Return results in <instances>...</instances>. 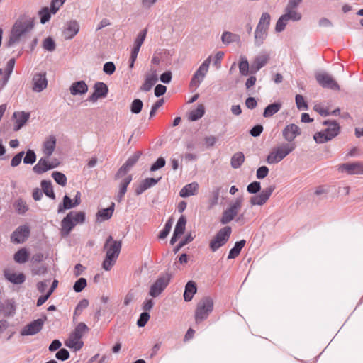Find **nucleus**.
I'll return each mask as SVG.
<instances>
[{
  "instance_id": "1",
  "label": "nucleus",
  "mask_w": 363,
  "mask_h": 363,
  "mask_svg": "<svg viewBox=\"0 0 363 363\" xmlns=\"http://www.w3.org/2000/svg\"><path fill=\"white\" fill-rule=\"evenodd\" d=\"M34 27V19L28 16H20L13 24L7 46L11 47L18 43Z\"/></svg>"
},
{
  "instance_id": "2",
  "label": "nucleus",
  "mask_w": 363,
  "mask_h": 363,
  "mask_svg": "<svg viewBox=\"0 0 363 363\" xmlns=\"http://www.w3.org/2000/svg\"><path fill=\"white\" fill-rule=\"evenodd\" d=\"M122 247V242L113 240V237L109 235L104 244V248L106 250V257L103 262L102 267L106 271L111 269L119 256Z\"/></svg>"
},
{
  "instance_id": "3",
  "label": "nucleus",
  "mask_w": 363,
  "mask_h": 363,
  "mask_svg": "<svg viewBox=\"0 0 363 363\" xmlns=\"http://www.w3.org/2000/svg\"><path fill=\"white\" fill-rule=\"evenodd\" d=\"M323 125H327L325 130L317 132L313 135V139L317 143H325L330 141L340 133V127L336 121L326 120Z\"/></svg>"
},
{
  "instance_id": "4",
  "label": "nucleus",
  "mask_w": 363,
  "mask_h": 363,
  "mask_svg": "<svg viewBox=\"0 0 363 363\" xmlns=\"http://www.w3.org/2000/svg\"><path fill=\"white\" fill-rule=\"evenodd\" d=\"M88 331L89 328L87 325L84 323H79L75 327L74 331L70 333L69 338L65 341V345L69 348L74 349V351L80 350L84 346V342L81 339Z\"/></svg>"
},
{
  "instance_id": "5",
  "label": "nucleus",
  "mask_w": 363,
  "mask_h": 363,
  "mask_svg": "<svg viewBox=\"0 0 363 363\" xmlns=\"http://www.w3.org/2000/svg\"><path fill=\"white\" fill-rule=\"evenodd\" d=\"M295 147L294 143H281L272 149L266 161L269 164H277L290 154Z\"/></svg>"
},
{
  "instance_id": "6",
  "label": "nucleus",
  "mask_w": 363,
  "mask_h": 363,
  "mask_svg": "<svg viewBox=\"0 0 363 363\" xmlns=\"http://www.w3.org/2000/svg\"><path fill=\"white\" fill-rule=\"evenodd\" d=\"M213 308V301L209 296L203 297L197 303L195 311V321L196 323L206 319Z\"/></svg>"
},
{
  "instance_id": "7",
  "label": "nucleus",
  "mask_w": 363,
  "mask_h": 363,
  "mask_svg": "<svg viewBox=\"0 0 363 363\" xmlns=\"http://www.w3.org/2000/svg\"><path fill=\"white\" fill-rule=\"evenodd\" d=\"M270 24V15L263 13L255 31V44L260 46L267 36V30Z\"/></svg>"
},
{
  "instance_id": "8",
  "label": "nucleus",
  "mask_w": 363,
  "mask_h": 363,
  "mask_svg": "<svg viewBox=\"0 0 363 363\" xmlns=\"http://www.w3.org/2000/svg\"><path fill=\"white\" fill-rule=\"evenodd\" d=\"M232 233L230 226H225L220 229L214 238L210 241L209 247L212 252H216L220 247L225 245L229 240Z\"/></svg>"
},
{
  "instance_id": "9",
  "label": "nucleus",
  "mask_w": 363,
  "mask_h": 363,
  "mask_svg": "<svg viewBox=\"0 0 363 363\" xmlns=\"http://www.w3.org/2000/svg\"><path fill=\"white\" fill-rule=\"evenodd\" d=\"M243 198L242 196L237 198L234 201L229 204V206L223 211L220 218L222 225H226L231 222L238 215L242 207Z\"/></svg>"
},
{
  "instance_id": "10",
  "label": "nucleus",
  "mask_w": 363,
  "mask_h": 363,
  "mask_svg": "<svg viewBox=\"0 0 363 363\" xmlns=\"http://www.w3.org/2000/svg\"><path fill=\"white\" fill-rule=\"evenodd\" d=\"M171 279V274L166 273L159 277L150 286L149 295L153 298L159 296L168 286Z\"/></svg>"
},
{
  "instance_id": "11",
  "label": "nucleus",
  "mask_w": 363,
  "mask_h": 363,
  "mask_svg": "<svg viewBox=\"0 0 363 363\" xmlns=\"http://www.w3.org/2000/svg\"><path fill=\"white\" fill-rule=\"evenodd\" d=\"M211 57L209 56L204 62L200 65L199 69L194 74L190 84L196 87L199 86V84L203 82L206 74L208 71V67L211 63Z\"/></svg>"
},
{
  "instance_id": "12",
  "label": "nucleus",
  "mask_w": 363,
  "mask_h": 363,
  "mask_svg": "<svg viewBox=\"0 0 363 363\" xmlns=\"http://www.w3.org/2000/svg\"><path fill=\"white\" fill-rule=\"evenodd\" d=\"M315 79L323 87L332 90H340V86L331 75L326 72L318 73L315 74Z\"/></svg>"
},
{
  "instance_id": "13",
  "label": "nucleus",
  "mask_w": 363,
  "mask_h": 363,
  "mask_svg": "<svg viewBox=\"0 0 363 363\" xmlns=\"http://www.w3.org/2000/svg\"><path fill=\"white\" fill-rule=\"evenodd\" d=\"M141 155V152L137 151L134 153L133 155L130 157L126 160V162L118 169V172L115 175V179H118L120 177H122L124 175H125L130 170V169L137 163Z\"/></svg>"
},
{
  "instance_id": "14",
  "label": "nucleus",
  "mask_w": 363,
  "mask_h": 363,
  "mask_svg": "<svg viewBox=\"0 0 363 363\" xmlns=\"http://www.w3.org/2000/svg\"><path fill=\"white\" fill-rule=\"evenodd\" d=\"M30 233L28 225H20L11 235V241L16 244L23 243L28 238Z\"/></svg>"
},
{
  "instance_id": "15",
  "label": "nucleus",
  "mask_w": 363,
  "mask_h": 363,
  "mask_svg": "<svg viewBox=\"0 0 363 363\" xmlns=\"http://www.w3.org/2000/svg\"><path fill=\"white\" fill-rule=\"evenodd\" d=\"M274 185L269 186L262 191L258 195H255L250 198V203L252 206H262L268 201L272 192L275 189Z\"/></svg>"
},
{
  "instance_id": "16",
  "label": "nucleus",
  "mask_w": 363,
  "mask_h": 363,
  "mask_svg": "<svg viewBox=\"0 0 363 363\" xmlns=\"http://www.w3.org/2000/svg\"><path fill=\"white\" fill-rule=\"evenodd\" d=\"M94 92L88 98V101L96 102L98 99L105 98L108 92V86L101 82H97L94 85Z\"/></svg>"
},
{
  "instance_id": "17",
  "label": "nucleus",
  "mask_w": 363,
  "mask_h": 363,
  "mask_svg": "<svg viewBox=\"0 0 363 363\" xmlns=\"http://www.w3.org/2000/svg\"><path fill=\"white\" fill-rule=\"evenodd\" d=\"M44 320L37 319L26 325L21 332V335H33L39 333L43 326Z\"/></svg>"
},
{
  "instance_id": "18",
  "label": "nucleus",
  "mask_w": 363,
  "mask_h": 363,
  "mask_svg": "<svg viewBox=\"0 0 363 363\" xmlns=\"http://www.w3.org/2000/svg\"><path fill=\"white\" fill-rule=\"evenodd\" d=\"M284 138L289 143H291L294 140L301 135L300 128L294 123L287 125L282 131Z\"/></svg>"
},
{
  "instance_id": "19",
  "label": "nucleus",
  "mask_w": 363,
  "mask_h": 363,
  "mask_svg": "<svg viewBox=\"0 0 363 363\" xmlns=\"http://www.w3.org/2000/svg\"><path fill=\"white\" fill-rule=\"evenodd\" d=\"M79 24L76 20L67 22L66 27L62 31L63 38L65 40L72 39L79 33Z\"/></svg>"
},
{
  "instance_id": "20",
  "label": "nucleus",
  "mask_w": 363,
  "mask_h": 363,
  "mask_svg": "<svg viewBox=\"0 0 363 363\" xmlns=\"http://www.w3.org/2000/svg\"><path fill=\"white\" fill-rule=\"evenodd\" d=\"M339 170L349 174H363V164L361 162L345 163L340 166Z\"/></svg>"
},
{
  "instance_id": "21",
  "label": "nucleus",
  "mask_w": 363,
  "mask_h": 363,
  "mask_svg": "<svg viewBox=\"0 0 363 363\" xmlns=\"http://www.w3.org/2000/svg\"><path fill=\"white\" fill-rule=\"evenodd\" d=\"M33 89L34 91L40 92L48 86L45 72L37 73L33 77Z\"/></svg>"
},
{
  "instance_id": "22",
  "label": "nucleus",
  "mask_w": 363,
  "mask_h": 363,
  "mask_svg": "<svg viewBox=\"0 0 363 363\" xmlns=\"http://www.w3.org/2000/svg\"><path fill=\"white\" fill-rule=\"evenodd\" d=\"M72 213H69L61 221L60 233L62 237L68 236L76 225V223L72 220Z\"/></svg>"
},
{
  "instance_id": "23",
  "label": "nucleus",
  "mask_w": 363,
  "mask_h": 363,
  "mask_svg": "<svg viewBox=\"0 0 363 363\" xmlns=\"http://www.w3.org/2000/svg\"><path fill=\"white\" fill-rule=\"evenodd\" d=\"M269 56L267 55H259L255 57L250 66V73L255 74L262 67L265 66L269 60Z\"/></svg>"
},
{
  "instance_id": "24",
  "label": "nucleus",
  "mask_w": 363,
  "mask_h": 363,
  "mask_svg": "<svg viewBox=\"0 0 363 363\" xmlns=\"http://www.w3.org/2000/svg\"><path fill=\"white\" fill-rule=\"evenodd\" d=\"M114 209L115 203L112 202L108 208L99 210L96 213V221L101 223L109 220L113 216Z\"/></svg>"
},
{
  "instance_id": "25",
  "label": "nucleus",
  "mask_w": 363,
  "mask_h": 363,
  "mask_svg": "<svg viewBox=\"0 0 363 363\" xmlns=\"http://www.w3.org/2000/svg\"><path fill=\"white\" fill-rule=\"evenodd\" d=\"M132 179H133V177L131 174H129L128 176H126L120 183L119 184V190H118V192L117 194V195L116 196V200L118 201V202H121L126 191H127V188H128V186L130 184V182H132Z\"/></svg>"
},
{
  "instance_id": "26",
  "label": "nucleus",
  "mask_w": 363,
  "mask_h": 363,
  "mask_svg": "<svg viewBox=\"0 0 363 363\" xmlns=\"http://www.w3.org/2000/svg\"><path fill=\"white\" fill-rule=\"evenodd\" d=\"M13 118L16 119V124L13 130L15 131L19 130L28 121L30 118V113L24 111L15 112L13 113Z\"/></svg>"
},
{
  "instance_id": "27",
  "label": "nucleus",
  "mask_w": 363,
  "mask_h": 363,
  "mask_svg": "<svg viewBox=\"0 0 363 363\" xmlns=\"http://www.w3.org/2000/svg\"><path fill=\"white\" fill-rule=\"evenodd\" d=\"M54 165L48 164V157H42L39 160L38 162L33 167V170L38 174H41L49 169H54Z\"/></svg>"
},
{
  "instance_id": "28",
  "label": "nucleus",
  "mask_w": 363,
  "mask_h": 363,
  "mask_svg": "<svg viewBox=\"0 0 363 363\" xmlns=\"http://www.w3.org/2000/svg\"><path fill=\"white\" fill-rule=\"evenodd\" d=\"M157 79L156 71L153 70L151 74L145 76V82L140 86V89L143 91H149L156 84Z\"/></svg>"
},
{
  "instance_id": "29",
  "label": "nucleus",
  "mask_w": 363,
  "mask_h": 363,
  "mask_svg": "<svg viewBox=\"0 0 363 363\" xmlns=\"http://www.w3.org/2000/svg\"><path fill=\"white\" fill-rule=\"evenodd\" d=\"M5 278L10 282L15 284H23L26 280V276L23 273L16 274L11 272L9 269L4 271Z\"/></svg>"
},
{
  "instance_id": "30",
  "label": "nucleus",
  "mask_w": 363,
  "mask_h": 363,
  "mask_svg": "<svg viewBox=\"0 0 363 363\" xmlns=\"http://www.w3.org/2000/svg\"><path fill=\"white\" fill-rule=\"evenodd\" d=\"M56 146V138L54 135H50L43 143V153L49 157L53 153Z\"/></svg>"
},
{
  "instance_id": "31",
  "label": "nucleus",
  "mask_w": 363,
  "mask_h": 363,
  "mask_svg": "<svg viewBox=\"0 0 363 363\" xmlns=\"http://www.w3.org/2000/svg\"><path fill=\"white\" fill-rule=\"evenodd\" d=\"M14 65H15V59L14 58L10 59L8 61L5 71L3 73L4 77L0 80V84L2 87L5 86L7 84V83L9 80V78L11 77V74L13 70Z\"/></svg>"
},
{
  "instance_id": "32",
  "label": "nucleus",
  "mask_w": 363,
  "mask_h": 363,
  "mask_svg": "<svg viewBox=\"0 0 363 363\" xmlns=\"http://www.w3.org/2000/svg\"><path fill=\"white\" fill-rule=\"evenodd\" d=\"M223 191L222 186H216L212 189L208 199L209 208H212L218 204L220 195Z\"/></svg>"
},
{
  "instance_id": "33",
  "label": "nucleus",
  "mask_w": 363,
  "mask_h": 363,
  "mask_svg": "<svg viewBox=\"0 0 363 363\" xmlns=\"http://www.w3.org/2000/svg\"><path fill=\"white\" fill-rule=\"evenodd\" d=\"M69 90L72 95H81L87 92L88 86L84 81H79L73 83L71 85Z\"/></svg>"
},
{
  "instance_id": "34",
  "label": "nucleus",
  "mask_w": 363,
  "mask_h": 363,
  "mask_svg": "<svg viewBox=\"0 0 363 363\" xmlns=\"http://www.w3.org/2000/svg\"><path fill=\"white\" fill-rule=\"evenodd\" d=\"M221 41L225 45L232 43H240V36L230 31H224L221 35Z\"/></svg>"
},
{
  "instance_id": "35",
  "label": "nucleus",
  "mask_w": 363,
  "mask_h": 363,
  "mask_svg": "<svg viewBox=\"0 0 363 363\" xmlns=\"http://www.w3.org/2000/svg\"><path fill=\"white\" fill-rule=\"evenodd\" d=\"M197 288L195 282L189 281L187 282L185 286V291L184 293V298L186 301H190L194 295L196 293Z\"/></svg>"
},
{
  "instance_id": "36",
  "label": "nucleus",
  "mask_w": 363,
  "mask_h": 363,
  "mask_svg": "<svg viewBox=\"0 0 363 363\" xmlns=\"http://www.w3.org/2000/svg\"><path fill=\"white\" fill-rule=\"evenodd\" d=\"M197 190H198V184L195 183V182L191 183V184L186 185L181 189V191L179 192V196L181 197H184V198L188 197L189 196L196 194Z\"/></svg>"
},
{
  "instance_id": "37",
  "label": "nucleus",
  "mask_w": 363,
  "mask_h": 363,
  "mask_svg": "<svg viewBox=\"0 0 363 363\" xmlns=\"http://www.w3.org/2000/svg\"><path fill=\"white\" fill-rule=\"evenodd\" d=\"M13 207L16 212L19 215H23L29 210V206L26 201L22 198H19L14 201Z\"/></svg>"
},
{
  "instance_id": "38",
  "label": "nucleus",
  "mask_w": 363,
  "mask_h": 363,
  "mask_svg": "<svg viewBox=\"0 0 363 363\" xmlns=\"http://www.w3.org/2000/svg\"><path fill=\"white\" fill-rule=\"evenodd\" d=\"M296 9V8L289 9V6H286L285 9V13L283 16L287 21L292 20L294 21H297L301 18V14L298 13Z\"/></svg>"
},
{
  "instance_id": "39",
  "label": "nucleus",
  "mask_w": 363,
  "mask_h": 363,
  "mask_svg": "<svg viewBox=\"0 0 363 363\" xmlns=\"http://www.w3.org/2000/svg\"><path fill=\"white\" fill-rule=\"evenodd\" d=\"M281 108V104L275 102L268 105L264 111L263 116L264 118H269L277 113Z\"/></svg>"
},
{
  "instance_id": "40",
  "label": "nucleus",
  "mask_w": 363,
  "mask_h": 363,
  "mask_svg": "<svg viewBox=\"0 0 363 363\" xmlns=\"http://www.w3.org/2000/svg\"><path fill=\"white\" fill-rule=\"evenodd\" d=\"M29 253L26 248H21L18 250L13 256V259L16 262L19 264H23L28 260Z\"/></svg>"
},
{
  "instance_id": "41",
  "label": "nucleus",
  "mask_w": 363,
  "mask_h": 363,
  "mask_svg": "<svg viewBox=\"0 0 363 363\" xmlns=\"http://www.w3.org/2000/svg\"><path fill=\"white\" fill-rule=\"evenodd\" d=\"M245 161V155L242 152L235 153L230 160V164L233 169L239 168Z\"/></svg>"
},
{
  "instance_id": "42",
  "label": "nucleus",
  "mask_w": 363,
  "mask_h": 363,
  "mask_svg": "<svg viewBox=\"0 0 363 363\" xmlns=\"http://www.w3.org/2000/svg\"><path fill=\"white\" fill-rule=\"evenodd\" d=\"M205 113V108L203 104H199L197 108L191 111L189 114V120L196 121L201 118Z\"/></svg>"
},
{
  "instance_id": "43",
  "label": "nucleus",
  "mask_w": 363,
  "mask_h": 363,
  "mask_svg": "<svg viewBox=\"0 0 363 363\" xmlns=\"http://www.w3.org/2000/svg\"><path fill=\"white\" fill-rule=\"evenodd\" d=\"M245 243L246 241L245 240L236 242L235 246L230 250L228 259H235L237 257L240 255V251L245 246Z\"/></svg>"
},
{
  "instance_id": "44",
  "label": "nucleus",
  "mask_w": 363,
  "mask_h": 363,
  "mask_svg": "<svg viewBox=\"0 0 363 363\" xmlns=\"http://www.w3.org/2000/svg\"><path fill=\"white\" fill-rule=\"evenodd\" d=\"M74 207L72 200L67 195H65L63 197L62 203L58 206L57 213H64L65 210L71 209Z\"/></svg>"
},
{
  "instance_id": "45",
  "label": "nucleus",
  "mask_w": 363,
  "mask_h": 363,
  "mask_svg": "<svg viewBox=\"0 0 363 363\" xmlns=\"http://www.w3.org/2000/svg\"><path fill=\"white\" fill-rule=\"evenodd\" d=\"M42 189L45 194L52 199H55V195L53 191L52 183L50 181L43 180L40 183Z\"/></svg>"
},
{
  "instance_id": "46",
  "label": "nucleus",
  "mask_w": 363,
  "mask_h": 363,
  "mask_svg": "<svg viewBox=\"0 0 363 363\" xmlns=\"http://www.w3.org/2000/svg\"><path fill=\"white\" fill-rule=\"evenodd\" d=\"M186 223V220L185 217L182 216L177 223L174 233L182 235L184 233Z\"/></svg>"
},
{
  "instance_id": "47",
  "label": "nucleus",
  "mask_w": 363,
  "mask_h": 363,
  "mask_svg": "<svg viewBox=\"0 0 363 363\" xmlns=\"http://www.w3.org/2000/svg\"><path fill=\"white\" fill-rule=\"evenodd\" d=\"M249 63L245 57H241L239 63V71L241 75L246 76L249 73Z\"/></svg>"
},
{
  "instance_id": "48",
  "label": "nucleus",
  "mask_w": 363,
  "mask_h": 363,
  "mask_svg": "<svg viewBox=\"0 0 363 363\" xmlns=\"http://www.w3.org/2000/svg\"><path fill=\"white\" fill-rule=\"evenodd\" d=\"M52 177L54 180L62 186H65L67 184V179L66 176L60 172H54L52 174Z\"/></svg>"
},
{
  "instance_id": "49",
  "label": "nucleus",
  "mask_w": 363,
  "mask_h": 363,
  "mask_svg": "<svg viewBox=\"0 0 363 363\" xmlns=\"http://www.w3.org/2000/svg\"><path fill=\"white\" fill-rule=\"evenodd\" d=\"M143 106V103L140 99H134L130 104V111L134 114H138L141 112Z\"/></svg>"
},
{
  "instance_id": "50",
  "label": "nucleus",
  "mask_w": 363,
  "mask_h": 363,
  "mask_svg": "<svg viewBox=\"0 0 363 363\" xmlns=\"http://www.w3.org/2000/svg\"><path fill=\"white\" fill-rule=\"evenodd\" d=\"M50 13L51 12L49 11L48 7H43L39 11L38 14L40 16V23L42 24H45L49 21L50 18Z\"/></svg>"
},
{
  "instance_id": "51",
  "label": "nucleus",
  "mask_w": 363,
  "mask_h": 363,
  "mask_svg": "<svg viewBox=\"0 0 363 363\" xmlns=\"http://www.w3.org/2000/svg\"><path fill=\"white\" fill-rule=\"evenodd\" d=\"M172 223V218L169 219V220L166 223L164 229L158 235L160 239H164L167 238L171 230Z\"/></svg>"
},
{
  "instance_id": "52",
  "label": "nucleus",
  "mask_w": 363,
  "mask_h": 363,
  "mask_svg": "<svg viewBox=\"0 0 363 363\" xmlns=\"http://www.w3.org/2000/svg\"><path fill=\"white\" fill-rule=\"evenodd\" d=\"M36 160V155L32 150H28L23 158V162L27 164H33Z\"/></svg>"
},
{
  "instance_id": "53",
  "label": "nucleus",
  "mask_w": 363,
  "mask_h": 363,
  "mask_svg": "<svg viewBox=\"0 0 363 363\" xmlns=\"http://www.w3.org/2000/svg\"><path fill=\"white\" fill-rule=\"evenodd\" d=\"M70 213H73L72 220L76 223V225L78 223H83L85 221L86 215L83 211H71Z\"/></svg>"
},
{
  "instance_id": "54",
  "label": "nucleus",
  "mask_w": 363,
  "mask_h": 363,
  "mask_svg": "<svg viewBox=\"0 0 363 363\" xmlns=\"http://www.w3.org/2000/svg\"><path fill=\"white\" fill-rule=\"evenodd\" d=\"M43 47L45 50L52 52L55 50L56 45L54 40L52 38L48 37L44 40Z\"/></svg>"
},
{
  "instance_id": "55",
  "label": "nucleus",
  "mask_w": 363,
  "mask_h": 363,
  "mask_svg": "<svg viewBox=\"0 0 363 363\" xmlns=\"http://www.w3.org/2000/svg\"><path fill=\"white\" fill-rule=\"evenodd\" d=\"M86 279L85 278H79L74 284L73 289L75 292H81L86 286Z\"/></svg>"
},
{
  "instance_id": "56",
  "label": "nucleus",
  "mask_w": 363,
  "mask_h": 363,
  "mask_svg": "<svg viewBox=\"0 0 363 363\" xmlns=\"http://www.w3.org/2000/svg\"><path fill=\"white\" fill-rule=\"evenodd\" d=\"M136 296H137V291L133 289H130L127 293V294L125 295V296L124 298L123 304L125 306H128L129 304H130V303L133 301H134L135 299Z\"/></svg>"
},
{
  "instance_id": "57",
  "label": "nucleus",
  "mask_w": 363,
  "mask_h": 363,
  "mask_svg": "<svg viewBox=\"0 0 363 363\" xmlns=\"http://www.w3.org/2000/svg\"><path fill=\"white\" fill-rule=\"evenodd\" d=\"M147 28H145L143 29V30H141L137 38H135V41H134V45H137V46H140L141 47V45H143L145 38H146V35H147Z\"/></svg>"
},
{
  "instance_id": "58",
  "label": "nucleus",
  "mask_w": 363,
  "mask_h": 363,
  "mask_svg": "<svg viewBox=\"0 0 363 363\" xmlns=\"http://www.w3.org/2000/svg\"><path fill=\"white\" fill-rule=\"evenodd\" d=\"M296 104L298 109L299 110H307L308 105L304 100V98L302 95L297 94L296 96Z\"/></svg>"
},
{
  "instance_id": "59",
  "label": "nucleus",
  "mask_w": 363,
  "mask_h": 363,
  "mask_svg": "<svg viewBox=\"0 0 363 363\" xmlns=\"http://www.w3.org/2000/svg\"><path fill=\"white\" fill-rule=\"evenodd\" d=\"M261 189V185H260V182H253L252 183H250L247 187V191L250 193V194H257V192H259Z\"/></svg>"
},
{
  "instance_id": "60",
  "label": "nucleus",
  "mask_w": 363,
  "mask_h": 363,
  "mask_svg": "<svg viewBox=\"0 0 363 363\" xmlns=\"http://www.w3.org/2000/svg\"><path fill=\"white\" fill-rule=\"evenodd\" d=\"M289 21H287L282 15L277 21L276 23L275 30L277 32H281L284 30L286 25Z\"/></svg>"
},
{
  "instance_id": "61",
  "label": "nucleus",
  "mask_w": 363,
  "mask_h": 363,
  "mask_svg": "<svg viewBox=\"0 0 363 363\" xmlns=\"http://www.w3.org/2000/svg\"><path fill=\"white\" fill-rule=\"evenodd\" d=\"M150 318V314L147 312L142 313L140 315L139 319L137 321L138 326L144 327L149 320Z\"/></svg>"
},
{
  "instance_id": "62",
  "label": "nucleus",
  "mask_w": 363,
  "mask_h": 363,
  "mask_svg": "<svg viewBox=\"0 0 363 363\" xmlns=\"http://www.w3.org/2000/svg\"><path fill=\"white\" fill-rule=\"evenodd\" d=\"M64 4V0H52L50 4V12L55 14Z\"/></svg>"
},
{
  "instance_id": "63",
  "label": "nucleus",
  "mask_w": 363,
  "mask_h": 363,
  "mask_svg": "<svg viewBox=\"0 0 363 363\" xmlns=\"http://www.w3.org/2000/svg\"><path fill=\"white\" fill-rule=\"evenodd\" d=\"M55 357L59 360L65 361L69 358V352L67 350L62 348L55 354Z\"/></svg>"
},
{
  "instance_id": "64",
  "label": "nucleus",
  "mask_w": 363,
  "mask_h": 363,
  "mask_svg": "<svg viewBox=\"0 0 363 363\" xmlns=\"http://www.w3.org/2000/svg\"><path fill=\"white\" fill-rule=\"evenodd\" d=\"M116 70V66L113 62H108L104 65L103 71L108 75L114 73Z\"/></svg>"
}]
</instances>
